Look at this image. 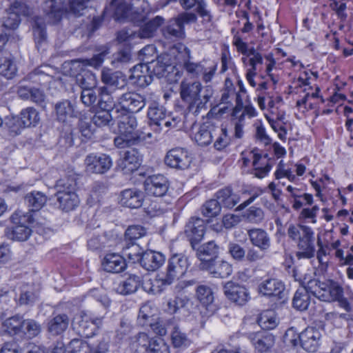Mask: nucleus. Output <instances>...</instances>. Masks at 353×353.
<instances>
[{
    "mask_svg": "<svg viewBox=\"0 0 353 353\" xmlns=\"http://www.w3.org/2000/svg\"><path fill=\"white\" fill-rule=\"evenodd\" d=\"M132 46L130 43L121 45L117 52L113 54L112 65L120 68L132 61Z\"/></svg>",
    "mask_w": 353,
    "mask_h": 353,
    "instance_id": "obj_43",
    "label": "nucleus"
},
{
    "mask_svg": "<svg viewBox=\"0 0 353 353\" xmlns=\"http://www.w3.org/2000/svg\"><path fill=\"white\" fill-rule=\"evenodd\" d=\"M215 196L221 207L229 209L234 207L239 201L238 195L233 192L230 187H225L219 190L216 193Z\"/></svg>",
    "mask_w": 353,
    "mask_h": 353,
    "instance_id": "obj_40",
    "label": "nucleus"
},
{
    "mask_svg": "<svg viewBox=\"0 0 353 353\" xmlns=\"http://www.w3.org/2000/svg\"><path fill=\"white\" fill-rule=\"evenodd\" d=\"M103 316L90 319L88 316L75 318L72 323L73 329L81 336L90 338L93 336L102 325Z\"/></svg>",
    "mask_w": 353,
    "mask_h": 353,
    "instance_id": "obj_8",
    "label": "nucleus"
},
{
    "mask_svg": "<svg viewBox=\"0 0 353 353\" xmlns=\"http://www.w3.org/2000/svg\"><path fill=\"white\" fill-rule=\"evenodd\" d=\"M188 266V258L184 254L174 253L168 259L165 273L175 279L183 276Z\"/></svg>",
    "mask_w": 353,
    "mask_h": 353,
    "instance_id": "obj_13",
    "label": "nucleus"
},
{
    "mask_svg": "<svg viewBox=\"0 0 353 353\" xmlns=\"http://www.w3.org/2000/svg\"><path fill=\"white\" fill-rule=\"evenodd\" d=\"M55 111L57 119L61 122H65L74 117V106L68 100L58 102L55 105Z\"/></svg>",
    "mask_w": 353,
    "mask_h": 353,
    "instance_id": "obj_50",
    "label": "nucleus"
},
{
    "mask_svg": "<svg viewBox=\"0 0 353 353\" xmlns=\"http://www.w3.org/2000/svg\"><path fill=\"white\" fill-rule=\"evenodd\" d=\"M292 307L298 311H305L312 306L310 292L305 287L298 289L292 299Z\"/></svg>",
    "mask_w": 353,
    "mask_h": 353,
    "instance_id": "obj_33",
    "label": "nucleus"
},
{
    "mask_svg": "<svg viewBox=\"0 0 353 353\" xmlns=\"http://www.w3.org/2000/svg\"><path fill=\"white\" fill-rule=\"evenodd\" d=\"M223 292L228 299L238 305H244L250 299L246 287L234 281L225 283L223 285Z\"/></svg>",
    "mask_w": 353,
    "mask_h": 353,
    "instance_id": "obj_11",
    "label": "nucleus"
},
{
    "mask_svg": "<svg viewBox=\"0 0 353 353\" xmlns=\"http://www.w3.org/2000/svg\"><path fill=\"white\" fill-rule=\"evenodd\" d=\"M196 294L198 300L203 305H208L214 300L212 289L205 285L198 286Z\"/></svg>",
    "mask_w": 353,
    "mask_h": 353,
    "instance_id": "obj_63",
    "label": "nucleus"
},
{
    "mask_svg": "<svg viewBox=\"0 0 353 353\" xmlns=\"http://www.w3.org/2000/svg\"><path fill=\"white\" fill-rule=\"evenodd\" d=\"M119 135L114 139V145L118 148H129L143 143L145 133L137 130V120L132 113H121L119 108L115 110Z\"/></svg>",
    "mask_w": 353,
    "mask_h": 353,
    "instance_id": "obj_1",
    "label": "nucleus"
},
{
    "mask_svg": "<svg viewBox=\"0 0 353 353\" xmlns=\"http://www.w3.org/2000/svg\"><path fill=\"white\" fill-rule=\"evenodd\" d=\"M300 345L308 352H315L319 346L321 332L314 327H307L300 333Z\"/></svg>",
    "mask_w": 353,
    "mask_h": 353,
    "instance_id": "obj_17",
    "label": "nucleus"
},
{
    "mask_svg": "<svg viewBox=\"0 0 353 353\" xmlns=\"http://www.w3.org/2000/svg\"><path fill=\"white\" fill-rule=\"evenodd\" d=\"M179 3L185 10L194 8L197 14L202 18L203 23L212 21V15L205 0H179Z\"/></svg>",
    "mask_w": 353,
    "mask_h": 353,
    "instance_id": "obj_22",
    "label": "nucleus"
},
{
    "mask_svg": "<svg viewBox=\"0 0 353 353\" xmlns=\"http://www.w3.org/2000/svg\"><path fill=\"white\" fill-rule=\"evenodd\" d=\"M143 61L148 63L147 69L150 70L152 79L153 77H157L159 79L164 77L168 72V68L171 67L168 54H155V59H150L148 57H145Z\"/></svg>",
    "mask_w": 353,
    "mask_h": 353,
    "instance_id": "obj_21",
    "label": "nucleus"
},
{
    "mask_svg": "<svg viewBox=\"0 0 353 353\" xmlns=\"http://www.w3.org/2000/svg\"><path fill=\"white\" fill-rule=\"evenodd\" d=\"M102 266L105 272L110 273H119L126 268L124 258L117 253L107 254L102 261Z\"/></svg>",
    "mask_w": 353,
    "mask_h": 353,
    "instance_id": "obj_24",
    "label": "nucleus"
},
{
    "mask_svg": "<svg viewBox=\"0 0 353 353\" xmlns=\"http://www.w3.org/2000/svg\"><path fill=\"white\" fill-rule=\"evenodd\" d=\"M303 236L299 239L298 248L299 251L296 253L299 259H311L314 257L315 248L314 245V232L310 228H303Z\"/></svg>",
    "mask_w": 353,
    "mask_h": 353,
    "instance_id": "obj_14",
    "label": "nucleus"
},
{
    "mask_svg": "<svg viewBox=\"0 0 353 353\" xmlns=\"http://www.w3.org/2000/svg\"><path fill=\"white\" fill-rule=\"evenodd\" d=\"M148 117L154 124L161 126V122L167 118L166 109L159 102L153 100H148Z\"/></svg>",
    "mask_w": 353,
    "mask_h": 353,
    "instance_id": "obj_35",
    "label": "nucleus"
},
{
    "mask_svg": "<svg viewBox=\"0 0 353 353\" xmlns=\"http://www.w3.org/2000/svg\"><path fill=\"white\" fill-rule=\"evenodd\" d=\"M205 230V221L199 217H191L185 227V234L193 249L203 239Z\"/></svg>",
    "mask_w": 353,
    "mask_h": 353,
    "instance_id": "obj_12",
    "label": "nucleus"
},
{
    "mask_svg": "<svg viewBox=\"0 0 353 353\" xmlns=\"http://www.w3.org/2000/svg\"><path fill=\"white\" fill-rule=\"evenodd\" d=\"M76 186V179L74 176H65L56 181L54 185L55 196L62 195L69 193V192H75Z\"/></svg>",
    "mask_w": 353,
    "mask_h": 353,
    "instance_id": "obj_49",
    "label": "nucleus"
},
{
    "mask_svg": "<svg viewBox=\"0 0 353 353\" xmlns=\"http://www.w3.org/2000/svg\"><path fill=\"white\" fill-rule=\"evenodd\" d=\"M164 162L168 167L176 170H185L192 162V158L188 152L183 148H175L170 150L164 159Z\"/></svg>",
    "mask_w": 353,
    "mask_h": 353,
    "instance_id": "obj_9",
    "label": "nucleus"
},
{
    "mask_svg": "<svg viewBox=\"0 0 353 353\" xmlns=\"http://www.w3.org/2000/svg\"><path fill=\"white\" fill-rule=\"evenodd\" d=\"M148 63L145 61L134 65L130 69L129 79L138 86L145 88L152 82L150 70L147 69Z\"/></svg>",
    "mask_w": 353,
    "mask_h": 353,
    "instance_id": "obj_19",
    "label": "nucleus"
},
{
    "mask_svg": "<svg viewBox=\"0 0 353 353\" xmlns=\"http://www.w3.org/2000/svg\"><path fill=\"white\" fill-rule=\"evenodd\" d=\"M23 330L21 336H26L28 338H33L39 334L41 326L35 320L28 319L23 321Z\"/></svg>",
    "mask_w": 353,
    "mask_h": 353,
    "instance_id": "obj_57",
    "label": "nucleus"
},
{
    "mask_svg": "<svg viewBox=\"0 0 353 353\" xmlns=\"http://www.w3.org/2000/svg\"><path fill=\"white\" fill-rule=\"evenodd\" d=\"M146 229L140 225H130L125 232V241L128 245H134L136 241L145 236Z\"/></svg>",
    "mask_w": 353,
    "mask_h": 353,
    "instance_id": "obj_51",
    "label": "nucleus"
},
{
    "mask_svg": "<svg viewBox=\"0 0 353 353\" xmlns=\"http://www.w3.org/2000/svg\"><path fill=\"white\" fill-rule=\"evenodd\" d=\"M98 106L101 110H108L115 113V110L119 108L115 103L113 97L108 91V88L105 86L99 89V101Z\"/></svg>",
    "mask_w": 353,
    "mask_h": 353,
    "instance_id": "obj_47",
    "label": "nucleus"
},
{
    "mask_svg": "<svg viewBox=\"0 0 353 353\" xmlns=\"http://www.w3.org/2000/svg\"><path fill=\"white\" fill-rule=\"evenodd\" d=\"M69 325V317L65 314H59L51 318L48 323V331L53 336L63 333Z\"/></svg>",
    "mask_w": 353,
    "mask_h": 353,
    "instance_id": "obj_31",
    "label": "nucleus"
},
{
    "mask_svg": "<svg viewBox=\"0 0 353 353\" xmlns=\"http://www.w3.org/2000/svg\"><path fill=\"white\" fill-rule=\"evenodd\" d=\"M115 116L116 113L100 109V110L94 114L91 121L94 125L103 127L110 125V123L115 119Z\"/></svg>",
    "mask_w": 353,
    "mask_h": 353,
    "instance_id": "obj_54",
    "label": "nucleus"
},
{
    "mask_svg": "<svg viewBox=\"0 0 353 353\" xmlns=\"http://www.w3.org/2000/svg\"><path fill=\"white\" fill-rule=\"evenodd\" d=\"M140 283V276L135 274H130L118 285L117 292L123 295L134 293L139 288Z\"/></svg>",
    "mask_w": 353,
    "mask_h": 353,
    "instance_id": "obj_46",
    "label": "nucleus"
},
{
    "mask_svg": "<svg viewBox=\"0 0 353 353\" xmlns=\"http://www.w3.org/2000/svg\"><path fill=\"white\" fill-rule=\"evenodd\" d=\"M84 164L88 173L104 174L112 166V159L106 154L91 153L86 156Z\"/></svg>",
    "mask_w": 353,
    "mask_h": 353,
    "instance_id": "obj_7",
    "label": "nucleus"
},
{
    "mask_svg": "<svg viewBox=\"0 0 353 353\" xmlns=\"http://www.w3.org/2000/svg\"><path fill=\"white\" fill-rule=\"evenodd\" d=\"M249 338L255 348L261 352L267 351L274 343V338L270 334L256 332L250 334Z\"/></svg>",
    "mask_w": 353,
    "mask_h": 353,
    "instance_id": "obj_36",
    "label": "nucleus"
},
{
    "mask_svg": "<svg viewBox=\"0 0 353 353\" xmlns=\"http://www.w3.org/2000/svg\"><path fill=\"white\" fill-rule=\"evenodd\" d=\"M216 128L214 125L203 124L195 134L194 139L199 145H208L212 143L214 135H216Z\"/></svg>",
    "mask_w": 353,
    "mask_h": 353,
    "instance_id": "obj_42",
    "label": "nucleus"
},
{
    "mask_svg": "<svg viewBox=\"0 0 353 353\" xmlns=\"http://www.w3.org/2000/svg\"><path fill=\"white\" fill-rule=\"evenodd\" d=\"M10 219L17 225L12 228L10 232L7 233L8 237L19 241H26L32 232L27 225L34 222L33 215L30 212L17 210L11 216Z\"/></svg>",
    "mask_w": 353,
    "mask_h": 353,
    "instance_id": "obj_4",
    "label": "nucleus"
},
{
    "mask_svg": "<svg viewBox=\"0 0 353 353\" xmlns=\"http://www.w3.org/2000/svg\"><path fill=\"white\" fill-rule=\"evenodd\" d=\"M201 268L208 271L216 278H227L232 273V267L224 260L212 259L201 263Z\"/></svg>",
    "mask_w": 353,
    "mask_h": 353,
    "instance_id": "obj_15",
    "label": "nucleus"
},
{
    "mask_svg": "<svg viewBox=\"0 0 353 353\" xmlns=\"http://www.w3.org/2000/svg\"><path fill=\"white\" fill-rule=\"evenodd\" d=\"M196 255L201 261L205 262L208 260L216 259L219 254V246L214 241H210L201 245L196 247Z\"/></svg>",
    "mask_w": 353,
    "mask_h": 353,
    "instance_id": "obj_32",
    "label": "nucleus"
},
{
    "mask_svg": "<svg viewBox=\"0 0 353 353\" xmlns=\"http://www.w3.org/2000/svg\"><path fill=\"white\" fill-rule=\"evenodd\" d=\"M251 153L253 155L252 165L254 167V175L259 179H262L269 173L272 168V165L268 162L260 163L263 159H268V161L270 159L268 154H261L259 153L257 148H254Z\"/></svg>",
    "mask_w": 353,
    "mask_h": 353,
    "instance_id": "obj_27",
    "label": "nucleus"
},
{
    "mask_svg": "<svg viewBox=\"0 0 353 353\" xmlns=\"http://www.w3.org/2000/svg\"><path fill=\"white\" fill-rule=\"evenodd\" d=\"M258 323L263 330H272L278 325V319L272 310H267L261 314Z\"/></svg>",
    "mask_w": 353,
    "mask_h": 353,
    "instance_id": "obj_53",
    "label": "nucleus"
},
{
    "mask_svg": "<svg viewBox=\"0 0 353 353\" xmlns=\"http://www.w3.org/2000/svg\"><path fill=\"white\" fill-rule=\"evenodd\" d=\"M141 161L139 152L135 149H130L125 152L123 157L118 162V166L124 174H128L137 170Z\"/></svg>",
    "mask_w": 353,
    "mask_h": 353,
    "instance_id": "obj_20",
    "label": "nucleus"
},
{
    "mask_svg": "<svg viewBox=\"0 0 353 353\" xmlns=\"http://www.w3.org/2000/svg\"><path fill=\"white\" fill-rule=\"evenodd\" d=\"M247 234L251 244L260 251H266L270 248V237L265 230L252 228L248 230Z\"/></svg>",
    "mask_w": 353,
    "mask_h": 353,
    "instance_id": "obj_23",
    "label": "nucleus"
},
{
    "mask_svg": "<svg viewBox=\"0 0 353 353\" xmlns=\"http://www.w3.org/2000/svg\"><path fill=\"white\" fill-rule=\"evenodd\" d=\"M77 81L82 90L85 89H94L97 86V77L90 72H85L83 74L77 75Z\"/></svg>",
    "mask_w": 353,
    "mask_h": 353,
    "instance_id": "obj_61",
    "label": "nucleus"
},
{
    "mask_svg": "<svg viewBox=\"0 0 353 353\" xmlns=\"http://www.w3.org/2000/svg\"><path fill=\"white\" fill-rule=\"evenodd\" d=\"M221 207L216 199L207 201L201 207V214L206 217L212 218L218 216L221 212Z\"/></svg>",
    "mask_w": 353,
    "mask_h": 353,
    "instance_id": "obj_59",
    "label": "nucleus"
},
{
    "mask_svg": "<svg viewBox=\"0 0 353 353\" xmlns=\"http://www.w3.org/2000/svg\"><path fill=\"white\" fill-rule=\"evenodd\" d=\"M144 189L149 196L162 197L169 190V181L163 174H154L148 176L144 181Z\"/></svg>",
    "mask_w": 353,
    "mask_h": 353,
    "instance_id": "obj_10",
    "label": "nucleus"
},
{
    "mask_svg": "<svg viewBox=\"0 0 353 353\" xmlns=\"http://www.w3.org/2000/svg\"><path fill=\"white\" fill-rule=\"evenodd\" d=\"M147 101L144 95L134 91L126 92L117 99V105L119 106L121 113L138 112L147 105Z\"/></svg>",
    "mask_w": 353,
    "mask_h": 353,
    "instance_id": "obj_6",
    "label": "nucleus"
},
{
    "mask_svg": "<svg viewBox=\"0 0 353 353\" xmlns=\"http://www.w3.org/2000/svg\"><path fill=\"white\" fill-rule=\"evenodd\" d=\"M110 53L109 49L106 48L101 51V52L94 54L90 59H78V62L81 63L84 66H90L94 68H99L104 59L105 57Z\"/></svg>",
    "mask_w": 353,
    "mask_h": 353,
    "instance_id": "obj_60",
    "label": "nucleus"
},
{
    "mask_svg": "<svg viewBox=\"0 0 353 353\" xmlns=\"http://www.w3.org/2000/svg\"><path fill=\"white\" fill-rule=\"evenodd\" d=\"M101 81L105 85L113 86L117 89H123L127 85V80L123 72L112 71L110 69L102 70Z\"/></svg>",
    "mask_w": 353,
    "mask_h": 353,
    "instance_id": "obj_26",
    "label": "nucleus"
},
{
    "mask_svg": "<svg viewBox=\"0 0 353 353\" xmlns=\"http://www.w3.org/2000/svg\"><path fill=\"white\" fill-rule=\"evenodd\" d=\"M17 94L21 100L30 101L40 106L45 105L46 94L40 88L19 85L17 88Z\"/></svg>",
    "mask_w": 353,
    "mask_h": 353,
    "instance_id": "obj_16",
    "label": "nucleus"
},
{
    "mask_svg": "<svg viewBox=\"0 0 353 353\" xmlns=\"http://www.w3.org/2000/svg\"><path fill=\"white\" fill-rule=\"evenodd\" d=\"M90 345L81 339H72L68 345L69 353H88Z\"/></svg>",
    "mask_w": 353,
    "mask_h": 353,
    "instance_id": "obj_64",
    "label": "nucleus"
},
{
    "mask_svg": "<svg viewBox=\"0 0 353 353\" xmlns=\"http://www.w3.org/2000/svg\"><path fill=\"white\" fill-rule=\"evenodd\" d=\"M143 192L137 189H126L121 192L120 203L130 208H139L143 204Z\"/></svg>",
    "mask_w": 353,
    "mask_h": 353,
    "instance_id": "obj_25",
    "label": "nucleus"
},
{
    "mask_svg": "<svg viewBox=\"0 0 353 353\" xmlns=\"http://www.w3.org/2000/svg\"><path fill=\"white\" fill-rule=\"evenodd\" d=\"M25 204L28 208V212H37L41 210L47 202L46 195L39 191H32L24 197Z\"/></svg>",
    "mask_w": 353,
    "mask_h": 353,
    "instance_id": "obj_37",
    "label": "nucleus"
},
{
    "mask_svg": "<svg viewBox=\"0 0 353 353\" xmlns=\"http://www.w3.org/2000/svg\"><path fill=\"white\" fill-rule=\"evenodd\" d=\"M55 196L57 197L59 209L64 212L74 210L80 203L76 192H69V193Z\"/></svg>",
    "mask_w": 353,
    "mask_h": 353,
    "instance_id": "obj_41",
    "label": "nucleus"
},
{
    "mask_svg": "<svg viewBox=\"0 0 353 353\" xmlns=\"http://www.w3.org/2000/svg\"><path fill=\"white\" fill-rule=\"evenodd\" d=\"M284 290L285 285L283 283L274 278L265 279L258 286L259 292L268 297L275 296L281 299Z\"/></svg>",
    "mask_w": 353,
    "mask_h": 353,
    "instance_id": "obj_18",
    "label": "nucleus"
},
{
    "mask_svg": "<svg viewBox=\"0 0 353 353\" xmlns=\"http://www.w3.org/2000/svg\"><path fill=\"white\" fill-rule=\"evenodd\" d=\"M216 139L214 143V148L219 151L226 148L230 144V137L228 135L226 128H216Z\"/></svg>",
    "mask_w": 353,
    "mask_h": 353,
    "instance_id": "obj_58",
    "label": "nucleus"
},
{
    "mask_svg": "<svg viewBox=\"0 0 353 353\" xmlns=\"http://www.w3.org/2000/svg\"><path fill=\"white\" fill-rule=\"evenodd\" d=\"M63 8V0H46L43 6L46 14L56 21L61 19Z\"/></svg>",
    "mask_w": 353,
    "mask_h": 353,
    "instance_id": "obj_48",
    "label": "nucleus"
},
{
    "mask_svg": "<svg viewBox=\"0 0 353 353\" xmlns=\"http://www.w3.org/2000/svg\"><path fill=\"white\" fill-rule=\"evenodd\" d=\"M164 21L163 17L156 16L141 26L138 32V36L141 39L153 37L157 30L164 23Z\"/></svg>",
    "mask_w": 353,
    "mask_h": 353,
    "instance_id": "obj_39",
    "label": "nucleus"
},
{
    "mask_svg": "<svg viewBox=\"0 0 353 353\" xmlns=\"http://www.w3.org/2000/svg\"><path fill=\"white\" fill-rule=\"evenodd\" d=\"M16 73L17 67L12 59L7 57L0 58V75L11 79Z\"/></svg>",
    "mask_w": 353,
    "mask_h": 353,
    "instance_id": "obj_56",
    "label": "nucleus"
},
{
    "mask_svg": "<svg viewBox=\"0 0 353 353\" xmlns=\"http://www.w3.org/2000/svg\"><path fill=\"white\" fill-rule=\"evenodd\" d=\"M161 33L164 39L170 41H175L185 37V30H183L174 18L170 19L161 28Z\"/></svg>",
    "mask_w": 353,
    "mask_h": 353,
    "instance_id": "obj_30",
    "label": "nucleus"
},
{
    "mask_svg": "<svg viewBox=\"0 0 353 353\" xmlns=\"http://www.w3.org/2000/svg\"><path fill=\"white\" fill-rule=\"evenodd\" d=\"M343 290L336 282L329 280L326 294L322 296V301L331 302L338 301L342 304H347V301L343 297Z\"/></svg>",
    "mask_w": 353,
    "mask_h": 353,
    "instance_id": "obj_44",
    "label": "nucleus"
},
{
    "mask_svg": "<svg viewBox=\"0 0 353 353\" xmlns=\"http://www.w3.org/2000/svg\"><path fill=\"white\" fill-rule=\"evenodd\" d=\"M130 262H139L141 267L148 271H154L159 269L165 262V256L153 250H147L143 252L127 253Z\"/></svg>",
    "mask_w": 353,
    "mask_h": 353,
    "instance_id": "obj_5",
    "label": "nucleus"
},
{
    "mask_svg": "<svg viewBox=\"0 0 353 353\" xmlns=\"http://www.w3.org/2000/svg\"><path fill=\"white\" fill-rule=\"evenodd\" d=\"M134 353H170V346L160 336L150 337L145 332H139L131 344Z\"/></svg>",
    "mask_w": 353,
    "mask_h": 353,
    "instance_id": "obj_3",
    "label": "nucleus"
},
{
    "mask_svg": "<svg viewBox=\"0 0 353 353\" xmlns=\"http://www.w3.org/2000/svg\"><path fill=\"white\" fill-rule=\"evenodd\" d=\"M8 8L19 18L28 17L33 14V8L25 0H16L10 5Z\"/></svg>",
    "mask_w": 353,
    "mask_h": 353,
    "instance_id": "obj_52",
    "label": "nucleus"
},
{
    "mask_svg": "<svg viewBox=\"0 0 353 353\" xmlns=\"http://www.w3.org/2000/svg\"><path fill=\"white\" fill-rule=\"evenodd\" d=\"M19 121L23 128L35 127L40 121L39 113L34 108L28 107L21 111Z\"/></svg>",
    "mask_w": 353,
    "mask_h": 353,
    "instance_id": "obj_45",
    "label": "nucleus"
},
{
    "mask_svg": "<svg viewBox=\"0 0 353 353\" xmlns=\"http://www.w3.org/2000/svg\"><path fill=\"white\" fill-rule=\"evenodd\" d=\"M32 31L36 47L38 50H43L47 43L46 23L42 17H35L32 24Z\"/></svg>",
    "mask_w": 353,
    "mask_h": 353,
    "instance_id": "obj_29",
    "label": "nucleus"
},
{
    "mask_svg": "<svg viewBox=\"0 0 353 353\" xmlns=\"http://www.w3.org/2000/svg\"><path fill=\"white\" fill-rule=\"evenodd\" d=\"M327 285L328 281L327 282H321L317 279H311L307 282L305 288L310 294H313L322 301L321 295L326 294Z\"/></svg>",
    "mask_w": 353,
    "mask_h": 353,
    "instance_id": "obj_55",
    "label": "nucleus"
},
{
    "mask_svg": "<svg viewBox=\"0 0 353 353\" xmlns=\"http://www.w3.org/2000/svg\"><path fill=\"white\" fill-rule=\"evenodd\" d=\"M170 341L174 347L185 349L192 343V339L179 325H174L170 327Z\"/></svg>",
    "mask_w": 353,
    "mask_h": 353,
    "instance_id": "obj_28",
    "label": "nucleus"
},
{
    "mask_svg": "<svg viewBox=\"0 0 353 353\" xmlns=\"http://www.w3.org/2000/svg\"><path fill=\"white\" fill-rule=\"evenodd\" d=\"M179 90L183 107L194 115L198 114L202 109H207L206 105L213 94L211 87L207 86L203 89L199 81H183Z\"/></svg>",
    "mask_w": 353,
    "mask_h": 353,
    "instance_id": "obj_2",
    "label": "nucleus"
},
{
    "mask_svg": "<svg viewBox=\"0 0 353 353\" xmlns=\"http://www.w3.org/2000/svg\"><path fill=\"white\" fill-rule=\"evenodd\" d=\"M110 8L113 10V17L121 21L129 17L132 12L130 0H112Z\"/></svg>",
    "mask_w": 353,
    "mask_h": 353,
    "instance_id": "obj_34",
    "label": "nucleus"
},
{
    "mask_svg": "<svg viewBox=\"0 0 353 353\" xmlns=\"http://www.w3.org/2000/svg\"><path fill=\"white\" fill-rule=\"evenodd\" d=\"M24 319L22 316L17 314L6 319L2 323L3 331L10 336H21L23 332V325Z\"/></svg>",
    "mask_w": 353,
    "mask_h": 353,
    "instance_id": "obj_38",
    "label": "nucleus"
},
{
    "mask_svg": "<svg viewBox=\"0 0 353 353\" xmlns=\"http://www.w3.org/2000/svg\"><path fill=\"white\" fill-rule=\"evenodd\" d=\"M243 217L248 222L257 224L264 219V213L261 208L252 206L245 212Z\"/></svg>",
    "mask_w": 353,
    "mask_h": 353,
    "instance_id": "obj_62",
    "label": "nucleus"
}]
</instances>
